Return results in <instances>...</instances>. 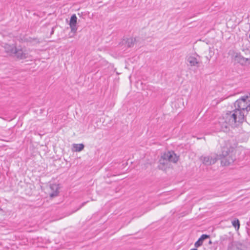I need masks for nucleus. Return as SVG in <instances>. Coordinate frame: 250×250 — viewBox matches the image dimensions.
<instances>
[{
    "instance_id": "6e6552de",
    "label": "nucleus",
    "mask_w": 250,
    "mask_h": 250,
    "mask_svg": "<svg viewBox=\"0 0 250 250\" xmlns=\"http://www.w3.org/2000/svg\"><path fill=\"white\" fill-rule=\"evenodd\" d=\"M59 187L58 185L52 184L50 186L51 192L50 194L51 197H54L58 195L59 193Z\"/></svg>"
},
{
    "instance_id": "7ed1b4c3",
    "label": "nucleus",
    "mask_w": 250,
    "mask_h": 250,
    "mask_svg": "<svg viewBox=\"0 0 250 250\" xmlns=\"http://www.w3.org/2000/svg\"><path fill=\"white\" fill-rule=\"evenodd\" d=\"M218 159V157L215 155L211 156H205L201 157V160L203 161V163L207 166L211 165L212 164H214L217 160Z\"/></svg>"
},
{
    "instance_id": "9b49d317",
    "label": "nucleus",
    "mask_w": 250,
    "mask_h": 250,
    "mask_svg": "<svg viewBox=\"0 0 250 250\" xmlns=\"http://www.w3.org/2000/svg\"><path fill=\"white\" fill-rule=\"evenodd\" d=\"M74 151L76 152H80L82 151L84 148V145L82 144H74L73 145Z\"/></svg>"
},
{
    "instance_id": "f8f14e48",
    "label": "nucleus",
    "mask_w": 250,
    "mask_h": 250,
    "mask_svg": "<svg viewBox=\"0 0 250 250\" xmlns=\"http://www.w3.org/2000/svg\"><path fill=\"white\" fill-rule=\"evenodd\" d=\"M229 152L230 150L227 147H223L221 155L223 157H226L229 155Z\"/></svg>"
},
{
    "instance_id": "6ab92c4d",
    "label": "nucleus",
    "mask_w": 250,
    "mask_h": 250,
    "mask_svg": "<svg viewBox=\"0 0 250 250\" xmlns=\"http://www.w3.org/2000/svg\"><path fill=\"white\" fill-rule=\"evenodd\" d=\"M85 203H86L85 202L83 203L82 204V205H81V206L80 207V208H81V207H83V206L85 204Z\"/></svg>"
},
{
    "instance_id": "f03ea898",
    "label": "nucleus",
    "mask_w": 250,
    "mask_h": 250,
    "mask_svg": "<svg viewBox=\"0 0 250 250\" xmlns=\"http://www.w3.org/2000/svg\"><path fill=\"white\" fill-rule=\"evenodd\" d=\"M178 160V157L173 151H167L164 153L159 160V167L160 169L165 170L167 167L169 162L176 163Z\"/></svg>"
},
{
    "instance_id": "1a4fd4ad",
    "label": "nucleus",
    "mask_w": 250,
    "mask_h": 250,
    "mask_svg": "<svg viewBox=\"0 0 250 250\" xmlns=\"http://www.w3.org/2000/svg\"><path fill=\"white\" fill-rule=\"evenodd\" d=\"M209 237V236L207 234H202L200 238L195 242L194 246L198 248L202 245L203 241Z\"/></svg>"
},
{
    "instance_id": "423d86ee",
    "label": "nucleus",
    "mask_w": 250,
    "mask_h": 250,
    "mask_svg": "<svg viewBox=\"0 0 250 250\" xmlns=\"http://www.w3.org/2000/svg\"><path fill=\"white\" fill-rule=\"evenodd\" d=\"M228 250H245L244 246L238 242H232L229 245Z\"/></svg>"
},
{
    "instance_id": "39448f33",
    "label": "nucleus",
    "mask_w": 250,
    "mask_h": 250,
    "mask_svg": "<svg viewBox=\"0 0 250 250\" xmlns=\"http://www.w3.org/2000/svg\"><path fill=\"white\" fill-rule=\"evenodd\" d=\"M198 56L191 55L187 57V61L188 65L191 66H199V61L197 59Z\"/></svg>"
},
{
    "instance_id": "f257e3e1",
    "label": "nucleus",
    "mask_w": 250,
    "mask_h": 250,
    "mask_svg": "<svg viewBox=\"0 0 250 250\" xmlns=\"http://www.w3.org/2000/svg\"><path fill=\"white\" fill-rule=\"evenodd\" d=\"M248 96L237 100L234 103L235 109L219 117L214 123L216 131H227L229 126L235 127L245 120V114L250 110V104H248Z\"/></svg>"
},
{
    "instance_id": "a211bd4d",
    "label": "nucleus",
    "mask_w": 250,
    "mask_h": 250,
    "mask_svg": "<svg viewBox=\"0 0 250 250\" xmlns=\"http://www.w3.org/2000/svg\"><path fill=\"white\" fill-rule=\"evenodd\" d=\"M246 59V58H245L244 57L243 58V59H242L241 61L239 63V64L240 65H241L242 66H244L245 64V60Z\"/></svg>"
},
{
    "instance_id": "20e7f679",
    "label": "nucleus",
    "mask_w": 250,
    "mask_h": 250,
    "mask_svg": "<svg viewBox=\"0 0 250 250\" xmlns=\"http://www.w3.org/2000/svg\"><path fill=\"white\" fill-rule=\"evenodd\" d=\"M77 17L75 14H73L71 17L69 24L71 32L74 33H76L77 29H78L77 26Z\"/></svg>"
},
{
    "instance_id": "aec40b11",
    "label": "nucleus",
    "mask_w": 250,
    "mask_h": 250,
    "mask_svg": "<svg viewBox=\"0 0 250 250\" xmlns=\"http://www.w3.org/2000/svg\"><path fill=\"white\" fill-rule=\"evenodd\" d=\"M231 162H228V164L225 163V165H229Z\"/></svg>"
},
{
    "instance_id": "4468645a",
    "label": "nucleus",
    "mask_w": 250,
    "mask_h": 250,
    "mask_svg": "<svg viewBox=\"0 0 250 250\" xmlns=\"http://www.w3.org/2000/svg\"><path fill=\"white\" fill-rule=\"evenodd\" d=\"M22 54V49L17 50V48H16V52L14 54H15V56L17 58L21 59V57H20L19 55H21Z\"/></svg>"
},
{
    "instance_id": "2eb2a0df",
    "label": "nucleus",
    "mask_w": 250,
    "mask_h": 250,
    "mask_svg": "<svg viewBox=\"0 0 250 250\" xmlns=\"http://www.w3.org/2000/svg\"><path fill=\"white\" fill-rule=\"evenodd\" d=\"M21 57V59H25L28 57V54L26 50H22V54L21 55H19Z\"/></svg>"
},
{
    "instance_id": "0eeeda50",
    "label": "nucleus",
    "mask_w": 250,
    "mask_h": 250,
    "mask_svg": "<svg viewBox=\"0 0 250 250\" xmlns=\"http://www.w3.org/2000/svg\"><path fill=\"white\" fill-rule=\"evenodd\" d=\"M4 48L5 51L10 55H13L16 52V46L13 44L10 45L6 44H5Z\"/></svg>"
},
{
    "instance_id": "dca6fc26",
    "label": "nucleus",
    "mask_w": 250,
    "mask_h": 250,
    "mask_svg": "<svg viewBox=\"0 0 250 250\" xmlns=\"http://www.w3.org/2000/svg\"><path fill=\"white\" fill-rule=\"evenodd\" d=\"M134 41V40L132 38L128 39L127 41L128 45L129 46H131V45L133 43Z\"/></svg>"
},
{
    "instance_id": "f3484780",
    "label": "nucleus",
    "mask_w": 250,
    "mask_h": 250,
    "mask_svg": "<svg viewBox=\"0 0 250 250\" xmlns=\"http://www.w3.org/2000/svg\"><path fill=\"white\" fill-rule=\"evenodd\" d=\"M244 66H250V58H246Z\"/></svg>"
},
{
    "instance_id": "9d476101",
    "label": "nucleus",
    "mask_w": 250,
    "mask_h": 250,
    "mask_svg": "<svg viewBox=\"0 0 250 250\" xmlns=\"http://www.w3.org/2000/svg\"><path fill=\"white\" fill-rule=\"evenodd\" d=\"M244 57L239 52H234L232 55L234 61L237 63H240Z\"/></svg>"
},
{
    "instance_id": "412c9836",
    "label": "nucleus",
    "mask_w": 250,
    "mask_h": 250,
    "mask_svg": "<svg viewBox=\"0 0 250 250\" xmlns=\"http://www.w3.org/2000/svg\"><path fill=\"white\" fill-rule=\"evenodd\" d=\"M190 250H197V249H196L194 248V249H191Z\"/></svg>"
},
{
    "instance_id": "ddd939ff",
    "label": "nucleus",
    "mask_w": 250,
    "mask_h": 250,
    "mask_svg": "<svg viewBox=\"0 0 250 250\" xmlns=\"http://www.w3.org/2000/svg\"><path fill=\"white\" fill-rule=\"evenodd\" d=\"M232 226L237 229H238L240 227L239 221L238 219L234 220L232 221Z\"/></svg>"
}]
</instances>
